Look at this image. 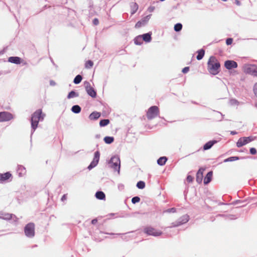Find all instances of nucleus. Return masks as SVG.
Instances as JSON below:
<instances>
[{"label":"nucleus","instance_id":"52","mask_svg":"<svg viewBox=\"0 0 257 257\" xmlns=\"http://www.w3.org/2000/svg\"><path fill=\"white\" fill-rule=\"evenodd\" d=\"M97 222V219H92V221H91V223H92V224H96Z\"/></svg>","mask_w":257,"mask_h":257},{"label":"nucleus","instance_id":"11","mask_svg":"<svg viewBox=\"0 0 257 257\" xmlns=\"http://www.w3.org/2000/svg\"><path fill=\"white\" fill-rule=\"evenodd\" d=\"M13 118V115L9 112H0V122L7 121Z\"/></svg>","mask_w":257,"mask_h":257},{"label":"nucleus","instance_id":"45","mask_svg":"<svg viewBox=\"0 0 257 257\" xmlns=\"http://www.w3.org/2000/svg\"><path fill=\"white\" fill-rule=\"evenodd\" d=\"M193 179L194 178L191 175H188L187 177V181L189 183L192 182L193 180Z\"/></svg>","mask_w":257,"mask_h":257},{"label":"nucleus","instance_id":"18","mask_svg":"<svg viewBox=\"0 0 257 257\" xmlns=\"http://www.w3.org/2000/svg\"><path fill=\"white\" fill-rule=\"evenodd\" d=\"M11 176L12 175L9 172H7L4 174H0V182H4L8 180Z\"/></svg>","mask_w":257,"mask_h":257},{"label":"nucleus","instance_id":"10","mask_svg":"<svg viewBox=\"0 0 257 257\" xmlns=\"http://www.w3.org/2000/svg\"><path fill=\"white\" fill-rule=\"evenodd\" d=\"M252 140L253 139L251 137L240 138L238 139L236 143V146L238 148H240L243 146H244L247 144L251 142Z\"/></svg>","mask_w":257,"mask_h":257},{"label":"nucleus","instance_id":"31","mask_svg":"<svg viewBox=\"0 0 257 257\" xmlns=\"http://www.w3.org/2000/svg\"><path fill=\"white\" fill-rule=\"evenodd\" d=\"M103 140L106 144H110L114 141V138L107 136L104 137Z\"/></svg>","mask_w":257,"mask_h":257},{"label":"nucleus","instance_id":"13","mask_svg":"<svg viewBox=\"0 0 257 257\" xmlns=\"http://www.w3.org/2000/svg\"><path fill=\"white\" fill-rule=\"evenodd\" d=\"M0 218L5 220L13 219L15 222H17L18 220V218L15 215L11 213H2L1 214Z\"/></svg>","mask_w":257,"mask_h":257},{"label":"nucleus","instance_id":"5","mask_svg":"<svg viewBox=\"0 0 257 257\" xmlns=\"http://www.w3.org/2000/svg\"><path fill=\"white\" fill-rule=\"evenodd\" d=\"M245 73L257 77V65L254 64H245L243 66Z\"/></svg>","mask_w":257,"mask_h":257},{"label":"nucleus","instance_id":"19","mask_svg":"<svg viewBox=\"0 0 257 257\" xmlns=\"http://www.w3.org/2000/svg\"><path fill=\"white\" fill-rule=\"evenodd\" d=\"M217 142L215 140H212L208 142L203 146V149L204 150H207L210 149Z\"/></svg>","mask_w":257,"mask_h":257},{"label":"nucleus","instance_id":"41","mask_svg":"<svg viewBox=\"0 0 257 257\" xmlns=\"http://www.w3.org/2000/svg\"><path fill=\"white\" fill-rule=\"evenodd\" d=\"M232 42H233L232 38H227L226 40V44L227 45H229L232 44Z\"/></svg>","mask_w":257,"mask_h":257},{"label":"nucleus","instance_id":"46","mask_svg":"<svg viewBox=\"0 0 257 257\" xmlns=\"http://www.w3.org/2000/svg\"><path fill=\"white\" fill-rule=\"evenodd\" d=\"M178 226H180V225H179L178 221H175L174 222L172 223L171 226L170 227H177Z\"/></svg>","mask_w":257,"mask_h":257},{"label":"nucleus","instance_id":"4","mask_svg":"<svg viewBox=\"0 0 257 257\" xmlns=\"http://www.w3.org/2000/svg\"><path fill=\"white\" fill-rule=\"evenodd\" d=\"M25 235L29 238H33L35 236V224L30 222L26 224L24 227Z\"/></svg>","mask_w":257,"mask_h":257},{"label":"nucleus","instance_id":"27","mask_svg":"<svg viewBox=\"0 0 257 257\" xmlns=\"http://www.w3.org/2000/svg\"><path fill=\"white\" fill-rule=\"evenodd\" d=\"M131 15H134L138 10V5L136 3H132L131 6Z\"/></svg>","mask_w":257,"mask_h":257},{"label":"nucleus","instance_id":"36","mask_svg":"<svg viewBox=\"0 0 257 257\" xmlns=\"http://www.w3.org/2000/svg\"><path fill=\"white\" fill-rule=\"evenodd\" d=\"M137 187L139 189H143L145 187V183L143 181H140L137 183Z\"/></svg>","mask_w":257,"mask_h":257},{"label":"nucleus","instance_id":"49","mask_svg":"<svg viewBox=\"0 0 257 257\" xmlns=\"http://www.w3.org/2000/svg\"><path fill=\"white\" fill-rule=\"evenodd\" d=\"M93 24L95 26L98 25L99 24L98 19L97 18L94 19V20H93Z\"/></svg>","mask_w":257,"mask_h":257},{"label":"nucleus","instance_id":"6","mask_svg":"<svg viewBox=\"0 0 257 257\" xmlns=\"http://www.w3.org/2000/svg\"><path fill=\"white\" fill-rule=\"evenodd\" d=\"M159 114V109L157 106H152L150 107L147 112V117L149 120H151L157 117Z\"/></svg>","mask_w":257,"mask_h":257},{"label":"nucleus","instance_id":"20","mask_svg":"<svg viewBox=\"0 0 257 257\" xmlns=\"http://www.w3.org/2000/svg\"><path fill=\"white\" fill-rule=\"evenodd\" d=\"M152 33H148L144 34L141 35L143 41H144L145 42L148 43L151 41L152 37H151Z\"/></svg>","mask_w":257,"mask_h":257},{"label":"nucleus","instance_id":"33","mask_svg":"<svg viewBox=\"0 0 257 257\" xmlns=\"http://www.w3.org/2000/svg\"><path fill=\"white\" fill-rule=\"evenodd\" d=\"M82 79V77L81 75L78 74L77 75L74 79L73 82L76 84H78L80 83Z\"/></svg>","mask_w":257,"mask_h":257},{"label":"nucleus","instance_id":"53","mask_svg":"<svg viewBox=\"0 0 257 257\" xmlns=\"http://www.w3.org/2000/svg\"><path fill=\"white\" fill-rule=\"evenodd\" d=\"M235 3L237 6H240L241 5V3L238 0H235Z\"/></svg>","mask_w":257,"mask_h":257},{"label":"nucleus","instance_id":"54","mask_svg":"<svg viewBox=\"0 0 257 257\" xmlns=\"http://www.w3.org/2000/svg\"><path fill=\"white\" fill-rule=\"evenodd\" d=\"M230 134L232 135H235L237 134V132L235 131H231Z\"/></svg>","mask_w":257,"mask_h":257},{"label":"nucleus","instance_id":"39","mask_svg":"<svg viewBox=\"0 0 257 257\" xmlns=\"http://www.w3.org/2000/svg\"><path fill=\"white\" fill-rule=\"evenodd\" d=\"M176 212V209L174 207L168 209L164 211V213H175Z\"/></svg>","mask_w":257,"mask_h":257},{"label":"nucleus","instance_id":"51","mask_svg":"<svg viewBox=\"0 0 257 257\" xmlns=\"http://www.w3.org/2000/svg\"><path fill=\"white\" fill-rule=\"evenodd\" d=\"M50 84L51 86H55L56 85V83L53 80H50Z\"/></svg>","mask_w":257,"mask_h":257},{"label":"nucleus","instance_id":"23","mask_svg":"<svg viewBox=\"0 0 257 257\" xmlns=\"http://www.w3.org/2000/svg\"><path fill=\"white\" fill-rule=\"evenodd\" d=\"M100 116V113L99 112L94 111L92 112L89 116V118L91 120H96Z\"/></svg>","mask_w":257,"mask_h":257},{"label":"nucleus","instance_id":"14","mask_svg":"<svg viewBox=\"0 0 257 257\" xmlns=\"http://www.w3.org/2000/svg\"><path fill=\"white\" fill-rule=\"evenodd\" d=\"M224 66L227 69L230 70L232 68H237V64L233 60H227L225 61Z\"/></svg>","mask_w":257,"mask_h":257},{"label":"nucleus","instance_id":"24","mask_svg":"<svg viewBox=\"0 0 257 257\" xmlns=\"http://www.w3.org/2000/svg\"><path fill=\"white\" fill-rule=\"evenodd\" d=\"M95 197L99 200H103L105 198V195L102 191H97L95 193Z\"/></svg>","mask_w":257,"mask_h":257},{"label":"nucleus","instance_id":"17","mask_svg":"<svg viewBox=\"0 0 257 257\" xmlns=\"http://www.w3.org/2000/svg\"><path fill=\"white\" fill-rule=\"evenodd\" d=\"M189 220V216L187 214H185L180 217L178 219V222L180 225L185 224Z\"/></svg>","mask_w":257,"mask_h":257},{"label":"nucleus","instance_id":"47","mask_svg":"<svg viewBox=\"0 0 257 257\" xmlns=\"http://www.w3.org/2000/svg\"><path fill=\"white\" fill-rule=\"evenodd\" d=\"M155 7L154 6H150L148 8V11L150 12V13H152L153 12H154V11L155 10Z\"/></svg>","mask_w":257,"mask_h":257},{"label":"nucleus","instance_id":"28","mask_svg":"<svg viewBox=\"0 0 257 257\" xmlns=\"http://www.w3.org/2000/svg\"><path fill=\"white\" fill-rule=\"evenodd\" d=\"M198 55L196 56V58L198 60H201L204 56L205 51L203 49H200L197 51Z\"/></svg>","mask_w":257,"mask_h":257},{"label":"nucleus","instance_id":"42","mask_svg":"<svg viewBox=\"0 0 257 257\" xmlns=\"http://www.w3.org/2000/svg\"><path fill=\"white\" fill-rule=\"evenodd\" d=\"M117 188H118V189L120 191H122L124 189V186L123 184H121V183H119L117 185Z\"/></svg>","mask_w":257,"mask_h":257},{"label":"nucleus","instance_id":"50","mask_svg":"<svg viewBox=\"0 0 257 257\" xmlns=\"http://www.w3.org/2000/svg\"><path fill=\"white\" fill-rule=\"evenodd\" d=\"M66 199H67V195L66 194H64L62 196V198H61V201H64Z\"/></svg>","mask_w":257,"mask_h":257},{"label":"nucleus","instance_id":"40","mask_svg":"<svg viewBox=\"0 0 257 257\" xmlns=\"http://www.w3.org/2000/svg\"><path fill=\"white\" fill-rule=\"evenodd\" d=\"M230 103L231 105H237L238 101L236 99H231L230 100Z\"/></svg>","mask_w":257,"mask_h":257},{"label":"nucleus","instance_id":"35","mask_svg":"<svg viewBox=\"0 0 257 257\" xmlns=\"http://www.w3.org/2000/svg\"><path fill=\"white\" fill-rule=\"evenodd\" d=\"M182 29V25L181 23H177L174 26V30L177 32L180 31Z\"/></svg>","mask_w":257,"mask_h":257},{"label":"nucleus","instance_id":"30","mask_svg":"<svg viewBox=\"0 0 257 257\" xmlns=\"http://www.w3.org/2000/svg\"><path fill=\"white\" fill-rule=\"evenodd\" d=\"M78 96L79 94L77 92H76L75 91L72 90L68 93L67 97L68 99H70L72 98L78 97Z\"/></svg>","mask_w":257,"mask_h":257},{"label":"nucleus","instance_id":"56","mask_svg":"<svg viewBox=\"0 0 257 257\" xmlns=\"http://www.w3.org/2000/svg\"><path fill=\"white\" fill-rule=\"evenodd\" d=\"M255 106L257 108V103H255Z\"/></svg>","mask_w":257,"mask_h":257},{"label":"nucleus","instance_id":"16","mask_svg":"<svg viewBox=\"0 0 257 257\" xmlns=\"http://www.w3.org/2000/svg\"><path fill=\"white\" fill-rule=\"evenodd\" d=\"M17 173L19 177H22L26 173V168L22 165H18Z\"/></svg>","mask_w":257,"mask_h":257},{"label":"nucleus","instance_id":"15","mask_svg":"<svg viewBox=\"0 0 257 257\" xmlns=\"http://www.w3.org/2000/svg\"><path fill=\"white\" fill-rule=\"evenodd\" d=\"M204 171V169L202 168H201L199 169V170L197 171L196 173V181L198 183H201L203 179V171Z\"/></svg>","mask_w":257,"mask_h":257},{"label":"nucleus","instance_id":"55","mask_svg":"<svg viewBox=\"0 0 257 257\" xmlns=\"http://www.w3.org/2000/svg\"><path fill=\"white\" fill-rule=\"evenodd\" d=\"M51 62H52V63L53 64H54V61H53V59L52 58H51Z\"/></svg>","mask_w":257,"mask_h":257},{"label":"nucleus","instance_id":"38","mask_svg":"<svg viewBox=\"0 0 257 257\" xmlns=\"http://www.w3.org/2000/svg\"><path fill=\"white\" fill-rule=\"evenodd\" d=\"M140 201V198L139 196H135L132 199V202L133 204H136L137 203H138Z\"/></svg>","mask_w":257,"mask_h":257},{"label":"nucleus","instance_id":"1","mask_svg":"<svg viewBox=\"0 0 257 257\" xmlns=\"http://www.w3.org/2000/svg\"><path fill=\"white\" fill-rule=\"evenodd\" d=\"M220 64L217 58L213 56H211L207 62V70L208 72L215 75L220 71Z\"/></svg>","mask_w":257,"mask_h":257},{"label":"nucleus","instance_id":"37","mask_svg":"<svg viewBox=\"0 0 257 257\" xmlns=\"http://www.w3.org/2000/svg\"><path fill=\"white\" fill-rule=\"evenodd\" d=\"M93 65V63L91 60H88L86 61L85 64V66L86 68H91Z\"/></svg>","mask_w":257,"mask_h":257},{"label":"nucleus","instance_id":"44","mask_svg":"<svg viewBox=\"0 0 257 257\" xmlns=\"http://www.w3.org/2000/svg\"><path fill=\"white\" fill-rule=\"evenodd\" d=\"M253 91L255 95L257 97V82L254 85Z\"/></svg>","mask_w":257,"mask_h":257},{"label":"nucleus","instance_id":"9","mask_svg":"<svg viewBox=\"0 0 257 257\" xmlns=\"http://www.w3.org/2000/svg\"><path fill=\"white\" fill-rule=\"evenodd\" d=\"M99 158L100 152L99 151H97L94 153V156L92 161L87 167L88 170H90L97 166L99 160Z\"/></svg>","mask_w":257,"mask_h":257},{"label":"nucleus","instance_id":"34","mask_svg":"<svg viewBox=\"0 0 257 257\" xmlns=\"http://www.w3.org/2000/svg\"><path fill=\"white\" fill-rule=\"evenodd\" d=\"M239 158L238 157L234 156L228 158L224 160V162H232L236 160H238Z\"/></svg>","mask_w":257,"mask_h":257},{"label":"nucleus","instance_id":"8","mask_svg":"<svg viewBox=\"0 0 257 257\" xmlns=\"http://www.w3.org/2000/svg\"><path fill=\"white\" fill-rule=\"evenodd\" d=\"M86 91L87 93L92 98H95L96 96V92L94 89L91 86L89 82L85 81L84 82Z\"/></svg>","mask_w":257,"mask_h":257},{"label":"nucleus","instance_id":"21","mask_svg":"<svg viewBox=\"0 0 257 257\" xmlns=\"http://www.w3.org/2000/svg\"><path fill=\"white\" fill-rule=\"evenodd\" d=\"M21 60V58H20L19 57H14V56L10 57L8 59L9 62L12 63L16 64H20Z\"/></svg>","mask_w":257,"mask_h":257},{"label":"nucleus","instance_id":"32","mask_svg":"<svg viewBox=\"0 0 257 257\" xmlns=\"http://www.w3.org/2000/svg\"><path fill=\"white\" fill-rule=\"evenodd\" d=\"M109 120L108 119H101L99 122V125L101 127L106 126L109 123Z\"/></svg>","mask_w":257,"mask_h":257},{"label":"nucleus","instance_id":"2","mask_svg":"<svg viewBox=\"0 0 257 257\" xmlns=\"http://www.w3.org/2000/svg\"><path fill=\"white\" fill-rule=\"evenodd\" d=\"M45 114H42L41 109H38L35 111L32 115L31 118V135H32L38 126L39 121H42L44 119Z\"/></svg>","mask_w":257,"mask_h":257},{"label":"nucleus","instance_id":"3","mask_svg":"<svg viewBox=\"0 0 257 257\" xmlns=\"http://www.w3.org/2000/svg\"><path fill=\"white\" fill-rule=\"evenodd\" d=\"M108 167L113 169L114 172L117 171L119 173L120 161L118 156H112L108 162Z\"/></svg>","mask_w":257,"mask_h":257},{"label":"nucleus","instance_id":"26","mask_svg":"<svg viewBox=\"0 0 257 257\" xmlns=\"http://www.w3.org/2000/svg\"><path fill=\"white\" fill-rule=\"evenodd\" d=\"M143 39L141 35L136 37L134 39V43L137 45H141L143 44Z\"/></svg>","mask_w":257,"mask_h":257},{"label":"nucleus","instance_id":"25","mask_svg":"<svg viewBox=\"0 0 257 257\" xmlns=\"http://www.w3.org/2000/svg\"><path fill=\"white\" fill-rule=\"evenodd\" d=\"M167 161L166 157H161L157 160V163L160 166H163Z\"/></svg>","mask_w":257,"mask_h":257},{"label":"nucleus","instance_id":"29","mask_svg":"<svg viewBox=\"0 0 257 257\" xmlns=\"http://www.w3.org/2000/svg\"><path fill=\"white\" fill-rule=\"evenodd\" d=\"M81 110V108L78 105H74L71 108V111L74 113H79Z\"/></svg>","mask_w":257,"mask_h":257},{"label":"nucleus","instance_id":"7","mask_svg":"<svg viewBox=\"0 0 257 257\" xmlns=\"http://www.w3.org/2000/svg\"><path fill=\"white\" fill-rule=\"evenodd\" d=\"M144 231L147 234L154 236H160L162 233L161 231H158L155 228L152 227H147L145 228Z\"/></svg>","mask_w":257,"mask_h":257},{"label":"nucleus","instance_id":"43","mask_svg":"<svg viewBox=\"0 0 257 257\" xmlns=\"http://www.w3.org/2000/svg\"><path fill=\"white\" fill-rule=\"evenodd\" d=\"M250 153L252 155L256 154V150L254 148H251L249 150Z\"/></svg>","mask_w":257,"mask_h":257},{"label":"nucleus","instance_id":"48","mask_svg":"<svg viewBox=\"0 0 257 257\" xmlns=\"http://www.w3.org/2000/svg\"><path fill=\"white\" fill-rule=\"evenodd\" d=\"M189 70V67H184L183 69H182V72L183 73H186L187 72H188Z\"/></svg>","mask_w":257,"mask_h":257},{"label":"nucleus","instance_id":"12","mask_svg":"<svg viewBox=\"0 0 257 257\" xmlns=\"http://www.w3.org/2000/svg\"><path fill=\"white\" fill-rule=\"evenodd\" d=\"M151 15H148L138 21L135 25L136 28H140L142 26H145L150 19Z\"/></svg>","mask_w":257,"mask_h":257},{"label":"nucleus","instance_id":"22","mask_svg":"<svg viewBox=\"0 0 257 257\" xmlns=\"http://www.w3.org/2000/svg\"><path fill=\"white\" fill-rule=\"evenodd\" d=\"M212 177V172L210 171L207 174V175H206V176L204 178V184H207L209 182H210V181H211Z\"/></svg>","mask_w":257,"mask_h":257}]
</instances>
